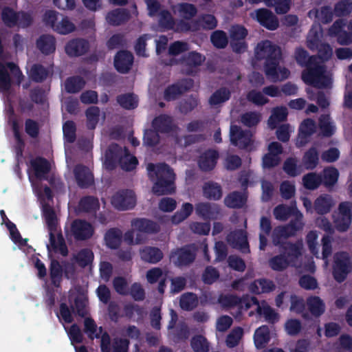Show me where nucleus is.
I'll return each instance as SVG.
<instances>
[{
  "mask_svg": "<svg viewBox=\"0 0 352 352\" xmlns=\"http://www.w3.org/2000/svg\"><path fill=\"white\" fill-rule=\"evenodd\" d=\"M255 56L258 60H265V74L272 82L284 80L289 76V70L279 66L282 60L280 47L272 41L265 40L258 43L255 49Z\"/></svg>",
  "mask_w": 352,
  "mask_h": 352,
  "instance_id": "f257e3e1",
  "label": "nucleus"
},
{
  "mask_svg": "<svg viewBox=\"0 0 352 352\" xmlns=\"http://www.w3.org/2000/svg\"><path fill=\"white\" fill-rule=\"evenodd\" d=\"M148 175L153 186L152 191L157 196L172 195L175 192V174L173 169L166 163L147 166Z\"/></svg>",
  "mask_w": 352,
  "mask_h": 352,
  "instance_id": "f03ea898",
  "label": "nucleus"
},
{
  "mask_svg": "<svg viewBox=\"0 0 352 352\" xmlns=\"http://www.w3.org/2000/svg\"><path fill=\"white\" fill-rule=\"evenodd\" d=\"M325 66L320 64L316 56L309 57V65L302 74L303 81L318 89L327 88L331 85V78L325 75Z\"/></svg>",
  "mask_w": 352,
  "mask_h": 352,
  "instance_id": "7ed1b4c3",
  "label": "nucleus"
},
{
  "mask_svg": "<svg viewBox=\"0 0 352 352\" xmlns=\"http://www.w3.org/2000/svg\"><path fill=\"white\" fill-rule=\"evenodd\" d=\"M8 70L13 78L16 79L18 85L21 84L24 78L19 67L14 62L3 63L0 61V91L3 93H8L12 85V78Z\"/></svg>",
  "mask_w": 352,
  "mask_h": 352,
  "instance_id": "20e7f679",
  "label": "nucleus"
},
{
  "mask_svg": "<svg viewBox=\"0 0 352 352\" xmlns=\"http://www.w3.org/2000/svg\"><path fill=\"white\" fill-rule=\"evenodd\" d=\"M74 306L69 307L65 302H61L59 305V313L56 314L59 320L62 319L65 323L69 324L74 321L73 313L76 309V314L85 318L87 314L86 309V300L84 298L76 296L74 300Z\"/></svg>",
  "mask_w": 352,
  "mask_h": 352,
  "instance_id": "39448f33",
  "label": "nucleus"
},
{
  "mask_svg": "<svg viewBox=\"0 0 352 352\" xmlns=\"http://www.w3.org/2000/svg\"><path fill=\"white\" fill-rule=\"evenodd\" d=\"M197 250L194 244L186 245L173 250L170 254V258L178 267L189 266L196 258Z\"/></svg>",
  "mask_w": 352,
  "mask_h": 352,
  "instance_id": "423d86ee",
  "label": "nucleus"
},
{
  "mask_svg": "<svg viewBox=\"0 0 352 352\" xmlns=\"http://www.w3.org/2000/svg\"><path fill=\"white\" fill-rule=\"evenodd\" d=\"M303 215L302 213H299L296 218H293L290 220L289 223L276 227L273 232V241L275 244L278 243L276 241V239L280 238H289L295 236L298 232L302 230L304 223L302 221Z\"/></svg>",
  "mask_w": 352,
  "mask_h": 352,
  "instance_id": "0eeeda50",
  "label": "nucleus"
},
{
  "mask_svg": "<svg viewBox=\"0 0 352 352\" xmlns=\"http://www.w3.org/2000/svg\"><path fill=\"white\" fill-rule=\"evenodd\" d=\"M253 133L250 130H243L237 125H231L230 139L231 144L241 149H248L253 144Z\"/></svg>",
  "mask_w": 352,
  "mask_h": 352,
  "instance_id": "6e6552de",
  "label": "nucleus"
},
{
  "mask_svg": "<svg viewBox=\"0 0 352 352\" xmlns=\"http://www.w3.org/2000/svg\"><path fill=\"white\" fill-rule=\"evenodd\" d=\"M111 203L118 210H131L136 204L135 195L131 190H120L112 196Z\"/></svg>",
  "mask_w": 352,
  "mask_h": 352,
  "instance_id": "1a4fd4ad",
  "label": "nucleus"
},
{
  "mask_svg": "<svg viewBox=\"0 0 352 352\" xmlns=\"http://www.w3.org/2000/svg\"><path fill=\"white\" fill-rule=\"evenodd\" d=\"M193 83V80L185 78L168 85L164 89V99L167 102L177 100L183 94L192 89Z\"/></svg>",
  "mask_w": 352,
  "mask_h": 352,
  "instance_id": "9d476101",
  "label": "nucleus"
},
{
  "mask_svg": "<svg viewBox=\"0 0 352 352\" xmlns=\"http://www.w3.org/2000/svg\"><path fill=\"white\" fill-rule=\"evenodd\" d=\"M351 272L349 258L345 252L336 254L333 265L332 274L338 283H342Z\"/></svg>",
  "mask_w": 352,
  "mask_h": 352,
  "instance_id": "9b49d317",
  "label": "nucleus"
},
{
  "mask_svg": "<svg viewBox=\"0 0 352 352\" xmlns=\"http://www.w3.org/2000/svg\"><path fill=\"white\" fill-rule=\"evenodd\" d=\"M338 215L334 220L335 228L339 232H346L352 221V203L341 202L338 206Z\"/></svg>",
  "mask_w": 352,
  "mask_h": 352,
  "instance_id": "f8f14e48",
  "label": "nucleus"
},
{
  "mask_svg": "<svg viewBox=\"0 0 352 352\" xmlns=\"http://www.w3.org/2000/svg\"><path fill=\"white\" fill-rule=\"evenodd\" d=\"M128 151V148L122 146L116 143L111 144L105 153V165L107 169L114 170L122 162L124 154Z\"/></svg>",
  "mask_w": 352,
  "mask_h": 352,
  "instance_id": "ddd939ff",
  "label": "nucleus"
},
{
  "mask_svg": "<svg viewBox=\"0 0 352 352\" xmlns=\"http://www.w3.org/2000/svg\"><path fill=\"white\" fill-rule=\"evenodd\" d=\"M71 232L76 241H85L91 238L94 230L92 225L86 220L77 219L71 224Z\"/></svg>",
  "mask_w": 352,
  "mask_h": 352,
  "instance_id": "4468645a",
  "label": "nucleus"
},
{
  "mask_svg": "<svg viewBox=\"0 0 352 352\" xmlns=\"http://www.w3.org/2000/svg\"><path fill=\"white\" fill-rule=\"evenodd\" d=\"M226 240L233 248L239 250L243 254L250 252L248 234L245 230H236L230 232L228 234Z\"/></svg>",
  "mask_w": 352,
  "mask_h": 352,
  "instance_id": "2eb2a0df",
  "label": "nucleus"
},
{
  "mask_svg": "<svg viewBox=\"0 0 352 352\" xmlns=\"http://www.w3.org/2000/svg\"><path fill=\"white\" fill-rule=\"evenodd\" d=\"M195 213L205 221L216 220L221 215V208L215 203L199 202L195 204Z\"/></svg>",
  "mask_w": 352,
  "mask_h": 352,
  "instance_id": "dca6fc26",
  "label": "nucleus"
},
{
  "mask_svg": "<svg viewBox=\"0 0 352 352\" xmlns=\"http://www.w3.org/2000/svg\"><path fill=\"white\" fill-rule=\"evenodd\" d=\"M90 48L88 40L82 38H74L69 40L65 46V51L69 57H79L86 54Z\"/></svg>",
  "mask_w": 352,
  "mask_h": 352,
  "instance_id": "f3484780",
  "label": "nucleus"
},
{
  "mask_svg": "<svg viewBox=\"0 0 352 352\" xmlns=\"http://www.w3.org/2000/svg\"><path fill=\"white\" fill-rule=\"evenodd\" d=\"M74 175L78 186L82 189L94 184V177L91 170L82 164H77L74 168Z\"/></svg>",
  "mask_w": 352,
  "mask_h": 352,
  "instance_id": "a211bd4d",
  "label": "nucleus"
},
{
  "mask_svg": "<svg viewBox=\"0 0 352 352\" xmlns=\"http://www.w3.org/2000/svg\"><path fill=\"white\" fill-rule=\"evenodd\" d=\"M345 25L346 23L344 20L338 19L329 29V36L336 37L338 43L342 45H348L352 43L351 34L344 30Z\"/></svg>",
  "mask_w": 352,
  "mask_h": 352,
  "instance_id": "6ab92c4d",
  "label": "nucleus"
},
{
  "mask_svg": "<svg viewBox=\"0 0 352 352\" xmlns=\"http://www.w3.org/2000/svg\"><path fill=\"white\" fill-rule=\"evenodd\" d=\"M307 47L313 50L316 48L318 50V61L319 59L322 61H327L331 58L333 51L332 48L328 43H320L318 34L316 32L313 36L308 38Z\"/></svg>",
  "mask_w": 352,
  "mask_h": 352,
  "instance_id": "aec40b11",
  "label": "nucleus"
},
{
  "mask_svg": "<svg viewBox=\"0 0 352 352\" xmlns=\"http://www.w3.org/2000/svg\"><path fill=\"white\" fill-rule=\"evenodd\" d=\"M151 126L163 134L173 132L177 129L173 117L164 113L156 116L151 122Z\"/></svg>",
  "mask_w": 352,
  "mask_h": 352,
  "instance_id": "412c9836",
  "label": "nucleus"
},
{
  "mask_svg": "<svg viewBox=\"0 0 352 352\" xmlns=\"http://www.w3.org/2000/svg\"><path fill=\"white\" fill-rule=\"evenodd\" d=\"M256 19L262 26L269 30H275L279 26L276 16L266 8H260L256 10Z\"/></svg>",
  "mask_w": 352,
  "mask_h": 352,
  "instance_id": "4be33fe9",
  "label": "nucleus"
},
{
  "mask_svg": "<svg viewBox=\"0 0 352 352\" xmlns=\"http://www.w3.org/2000/svg\"><path fill=\"white\" fill-rule=\"evenodd\" d=\"M133 63V56L127 50L119 51L114 58V67L121 74L129 72Z\"/></svg>",
  "mask_w": 352,
  "mask_h": 352,
  "instance_id": "5701e85b",
  "label": "nucleus"
},
{
  "mask_svg": "<svg viewBox=\"0 0 352 352\" xmlns=\"http://www.w3.org/2000/svg\"><path fill=\"white\" fill-rule=\"evenodd\" d=\"M219 155V152L214 149L206 151L198 160L199 168L204 172L212 170L217 163Z\"/></svg>",
  "mask_w": 352,
  "mask_h": 352,
  "instance_id": "b1692460",
  "label": "nucleus"
},
{
  "mask_svg": "<svg viewBox=\"0 0 352 352\" xmlns=\"http://www.w3.org/2000/svg\"><path fill=\"white\" fill-rule=\"evenodd\" d=\"M299 213H302L298 210L296 205L288 206L287 204H278L273 210V214L276 219L280 221H286L291 217L296 218Z\"/></svg>",
  "mask_w": 352,
  "mask_h": 352,
  "instance_id": "393cba45",
  "label": "nucleus"
},
{
  "mask_svg": "<svg viewBox=\"0 0 352 352\" xmlns=\"http://www.w3.org/2000/svg\"><path fill=\"white\" fill-rule=\"evenodd\" d=\"M131 226L138 232L146 234H156L160 230V226L156 222L145 218L132 220Z\"/></svg>",
  "mask_w": 352,
  "mask_h": 352,
  "instance_id": "a878e982",
  "label": "nucleus"
},
{
  "mask_svg": "<svg viewBox=\"0 0 352 352\" xmlns=\"http://www.w3.org/2000/svg\"><path fill=\"white\" fill-rule=\"evenodd\" d=\"M316 122L311 118L305 119L301 122L298 135L300 146H303L308 142L309 138L316 132Z\"/></svg>",
  "mask_w": 352,
  "mask_h": 352,
  "instance_id": "bb28decb",
  "label": "nucleus"
},
{
  "mask_svg": "<svg viewBox=\"0 0 352 352\" xmlns=\"http://www.w3.org/2000/svg\"><path fill=\"white\" fill-rule=\"evenodd\" d=\"M140 256L143 261L155 264L163 258V252L157 247L144 246L140 250Z\"/></svg>",
  "mask_w": 352,
  "mask_h": 352,
  "instance_id": "cd10ccee",
  "label": "nucleus"
},
{
  "mask_svg": "<svg viewBox=\"0 0 352 352\" xmlns=\"http://www.w3.org/2000/svg\"><path fill=\"white\" fill-rule=\"evenodd\" d=\"M47 249H52L54 252L59 253L63 256H67L68 248L61 232L57 234L56 238L54 233H50V245H47Z\"/></svg>",
  "mask_w": 352,
  "mask_h": 352,
  "instance_id": "c85d7f7f",
  "label": "nucleus"
},
{
  "mask_svg": "<svg viewBox=\"0 0 352 352\" xmlns=\"http://www.w3.org/2000/svg\"><path fill=\"white\" fill-rule=\"evenodd\" d=\"M205 56H202L200 53L192 51L182 56L180 58V63L188 67L187 74H191L192 69L200 66L205 60Z\"/></svg>",
  "mask_w": 352,
  "mask_h": 352,
  "instance_id": "c756f323",
  "label": "nucleus"
},
{
  "mask_svg": "<svg viewBox=\"0 0 352 352\" xmlns=\"http://www.w3.org/2000/svg\"><path fill=\"white\" fill-rule=\"evenodd\" d=\"M34 175L38 179L45 178V176L51 170V165L49 161L43 157H36L30 162Z\"/></svg>",
  "mask_w": 352,
  "mask_h": 352,
  "instance_id": "7c9ffc66",
  "label": "nucleus"
},
{
  "mask_svg": "<svg viewBox=\"0 0 352 352\" xmlns=\"http://www.w3.org/2000/svg\"><path fill=\"white\" fill-rule=\"evenodd\" d=\"M275 289L274 283L272 280L265 278L256 279L250 285V290L255 294L270 293Z\"/></svg>",
  "mask_w": 352,
  "mask_h": 352,
  "instance_id": "2f4dec72",
  "label": "nucleus"
},
{
  "mask_svg": "<svg viewBox=\"0 0 352 352\" xmlns=\"http://www.w3.org/2000/svg\"><path fill=\"white\" fill-rule=\"evenodd\" d=\"M36 47L45 55L53 54L56 50V39L53 36L43 34L36 40Z\"/></svg>",
  "mask_w": 352,
  "mask_h": 352,
  "instance_id": "473e14b6",
  "label": "nucleus"
},
{
  "mask_svg": "<svg viewBox=\"0 0 352 352\" xmlns=\"http://www.w3.org/2000/svg\"><path fill=\"white\" fill-rule=\"evenodd\" d=\"M174 12H177L179 16L185 20H191L197 14V7L190 3L182 2L173 7Z\"/></svg>",
  "mask_w": 352,
  "mask_h": 352,
  "instance_id": "72a5a7b5",
  "label": "nucleus"
},
{
  "mask_svg": "<svg viewBox=\"0 0 352 352\" xmlns=\"http://www.w3.org/2000/svg\"><path fill=\"white\" fill-rule=\"evenodd\" d=\"M333 203L332 198L327 194L320 195L318 197L314 203V210L318 214H325L329 213Z\"/></svg>",
  "mask_w": 352,
  "mask_h": 352,
  "instance_id": "f704fd0d",
  "label": "nucleus"
},
{
  "mask_svg": "<svg viewBox=\"0 0 352 352\" xmlns=\"http://www.w3.org/2000/svg\"><path fill=\"white\" fill-rule=\"evenodd\" d=\"M129 18L130 14L126 9L117 8L109 12L106 19L110 25L117 26L126 22Z\"/></svg>",
  "mask_w": 352,
  "mask_h": 352,
  "instance_id": "c9c22d12",
  "label": "nucleus"
},
{
  "mask_svg": "<svg viewBox=\"0 0 352 352\" xmlns=\"http://www.w3.org/2000/svg\"><path fill=\"white\" fill-rule=\"evenodd\" d=\"M122 231L117 228H113L109 229L106 232L104 239L106 245L109 248L112 250H116L120 247L122 243Z\"/></svg>",
  "mask_w": 352,
  "mask_h": 352,
  "instance_id": "e433bc0d",
  "label": "nucleus"
},
{
  "mask_svg": "<svg viewBox=\"0 0 352 352\" xmlns=\"http://www.w3.org/2000/svg\"><path fill=\"white\" fill-rule=\"evenodd\" d=\"M203 195L210 200L218 201L223 195L222 188L220 184L214 182H208L203 186Z\"/></svg>",
  "mask_w": 352,
  "mask_h": 352,
  "instance_id": "4c0bfd02",
  "label": "nucleus"
},
{
  "mask_svg": "<svg viewBox=\"0 0 352 352\" xmlns=\"http://www.w3.org/2000/svg\"><path fill=\"white\" fill-rule=\"evenodd\" d=\"M50 71L47 68L39 63L32 65L28 73L30 79L37 83L43 82L48 78Z\"/></svg>",
  "mask_w": 352,
  "mask_h": 352,
  "instance_id": "58836bf2",
  "label": "nucleus"
},
{
  "mask_svg": "<svg viewBox=\"0 0 352 352\" xmlns=\"http://www.w3.org/2000/svg\"><path fill=\"white\" fill-rule=\"evenodd\" d=\"M303 166L307 170H314L319 164V153L315 146L309 148L302 158Z\"/></svg>",
  "mask_w": 352,
  "mask_h": 352,
  "instance_id": "ea45409f",
  "label": "nucleus"
},
{
  "mask_svg": "<svg viewBox=\"0 0 352 352\" xmlns=\"http://www.w3.org/2000/svg\"><path fill=\"white\" fill-rule=\"evenodd\" d=\"M270 340V329L267 325H262L256 329L254 334L255 346L261 349L265 347Z\"/></svg>",
  "mask_w": 352,
  "mask_h": 352,
  "instance_id": "a19ab883",
  "label": "nucleus"
},
{
  "mask_svg": "<svg viewBox=\"0 0 352 352\" xmlns=\"http://www.w3.org/2000/svg\"><path fill=\"white\" fill-rule=\"evenodd\" d=\"M247 201L246 196L239 191L229 193L224 199V204L230 208H241Z\"/></svg>",
  "mask_w": 352,
  "mask_h": 352,
  "instance_id": "79ce46f5",
  "label": "nucleus"
},
{
  "mask_svg": "<svg viewBox=\"0 0 352 352\" xmlns=\"http://www.w3.org/2000/svg\"><path fill=\"white\" fill-rule=\"evenodd\" d=\"M307 305L309 311L315 317H319L324 313L325 305L318 296H313L307 298Z\"/></svg>",
  "mask_w": 352,
  "mask_h": 352,
  "instance_id": "37998d69",
  "label": "nucleus"
},
{
  "mask_svg": "<svg viewBox=\"0 0 352 352\" xmlns=\"http://www.w3.org/2000/svg\"><path fill=\"white\" fill-rule=\"evenodd\" d=\"M85 85V80L80 76L67 78L65 82V89L67 93L76 94L80 91Z\"/></svg>",
  "mask_w": 352,
  "mask_h": 352,
  "instance_id": "c03bdc74",
  "label": "nucleus"
},
{
  "mask_svg": "<svg viewBox=\"0 0 352 352\" xmlns=\"http://www.w3.org/2000/svg\"><path fill=\"white\" fill-rule=\"evenodd\" d=\"M231 98V91L225 87L217 89L210 97L208 102L211 106H216L229 100Z\"/></svg>",
  "mask_w": 352,
  "mask_h": 352,
  "instance_id": "a18cd8bd",
  "label": "nucleus"
},
{
  "mask_svg": "<svg viewBox=\"0 0 352 352\" xmlns=\"http://www.w3.org/2000/svg\"><path fill=\"white\" fill-rule=\"evenodd\" d=\"M63 272V267L59 261L56 259L52 260L50 265V276L52 284L56 287L60 285Z\"/></svg>",
  "mask_w": 352,
  "mask_h": 352,
  "instance_id": "49530a36",
  "label": "nucleus"
},
{
  "mask_svg": "<svg viewBox=\"0 0 352 352\" xmlns=\"http://www.w3.org/2000/svg\"><path fill=\"white\" fill-rule=\"evenodd\" d=\"M322 184L330 188L333 186L338 182L339 177V172L337 168L333 166L324 168L322 170Z\"/></svg>",
  "mask_w": 352,
  "mask_h": 352,
  "instance_id": "de8ad7c7",
  "label": "nucleus"
},
{
  "mask_svg": "<svg viewBox=\"0 0 352 352\" xmlns=\"http://www.w3.org/2000/svg\"><path fill=\"white\" fill-rule=\"evenodd\" d=\"M78 207L82 212H95L99 208V201L98 198L94 196H85L80 199Z\"/></svg>",
  "mask_w": 352,
  "mask_h": 352,
  "instance_id": "09e8293b",
  "label": "nucleus"
},
{
  "mask_svg": "<svg viewBox=\"0 0 352 352\" xmlns=\"http://www.w3.org/2000/svg\"><path fill=\"white\" fill-rule=\"evenodd\" d=\"M1 19L4 24L9 28H13L18 24L19 14L12 8L6 6L1 10Z\"/></svg>",
  "mask_w": 352,
  "mask_h": 352,
  "instance_id": "8fccbe9b",
  "label": "nucleus"
},
{
  "mask_svg": "<svg viewBox=\"0 0 352 352\" xmlns=\"http://www.w3.org/2000/svg\"><path fill=\"white\" fill-rule=\"evenodd\" d=\"M116 100L120 107L127 110L134 109L138 105V100L133 94L129 93L118 95Z\"/></svg>",
  "mask_w": 352,
  "mask_h": 352,
  "instance_id": "3c124183",
  "label": "nucleus"
},
{
  "mask_svg": "<svg viewBox=\"0 0 352 352\" xmlns=\"http://www.w3.org/2000/svg\"><path fill=\"white\" fill-rule=\"evenodd\" d=\"M100 112V108L97 106H91L86 109V125L88 129L93 130L96 129L99 121Z\"/></svg>",
  "mask_w": 352,
  "mask_h": 352,
  "instance_id": "603ef678",
  "label": "nucleus"
},
{
  "mask_svg": "<svg viewBox=\"0 0 352 352\" xmlns=\"http://www.w3.org/2000/svg\"><path fill=\"white\" fill-rule=\"evenodd\" d=\"M158 24L163 31L172 30L175 26V21L168 10H162L159 13Z\"/></svg>",
  "mask_w": 352,
  "mask_h": 352,
  "instance_id": "864d4df0",
  "label": "nucleus"
},
{
  "mask_svg": "<svg viewBox=\"0 0 352 352\" xmlns=\"http://www.w3.org/2000/svg\"><path fill=\"white\" fill-rule=\"evenodd\" d=\"M74 258L78 266L85 268L92 263L94 255L91 250L83 248L77 253Z\"/></svg>",
  "mask_w": 352,
  "mask_h": 352,
  "instance_id": "5fc2aeb1",
  "label": "nucleus"
},
{
  "mask_svg": "<svg viewBox=\"0 0 352 352\" xmlns=\"http://www.w3.org/2000/svg\"><path fill=\"white\" fill-rule=\"evenodd\" d=\"M303 185L308 190H316L322 184V175L316 173H309L302 177Z\"/></svg>",
  "mask_w": 352,
  "mask_h": 352,
  "instance_id": "6e6d98bb",
  "label": "nucleus"
},
{
  "mask_svg": "<svg viewBox=\"0 0 352 352\" xmlns=\"http://www.w3.org/2000/svg\"><path fill=\"white\" fill-rule=\"evenodd\" d=\"M30 100L36 104L43 105L47 101V93L41 86H36L29 91Z\"/></svg>",
  "mask_w": 352,
  "mask_h": 352,
  "instance_id": "4d7b16f0",
  "label": "nucleus"
},
{
  "mask_svg": "<svg viewBox=\"0 0 352 352\" xmlns=\"http://www.w3.org/2000/svg\"><path fill=\"white\" fill-rule=\"evenodd\" d=\"M199 104L197 96L190 95L182 99L179 103V111L183 114H187L193 111Z\"/></svg>",
  "mask_w": 352,
  "mask_h": 352,
  "instance_id": "13d9d810",
  "label": "nucleus"
},
{
  "mask_svg": "<svg viewBox=\"0 0 352 352\" xmlns=\"http://www.w3.org/2000/svg\"><path fill=\"white\" fill-rule=\"evenodd\" d=\"M98 327L94 319L91 318H85L84 320V332L87 334L88 338L91 340L99 338L102 332V327H99V333H97Z\"/></svg>",
  "mask_w": 352,
  "mask_h": 352,
  "instance_id": "bf43d9fd",
  "label": "nucleus"
},
{
  "mask_svg": "<svg viewBox=\"0 0 352 352\" xmlns=\"http://www.w3.org/2000/svg\"><path fill=\"white\" fill-rule=\"evenodd\" d=\"M289 264V261L282 253L272 257L269 260L270 267L274 271L281 272L285 270Z\"/></svg>",
  "mask_w": 352,
  "mask_h": 352,
  "instance_id": "052dcab7",
  "label": "nucleus"
},
{
  "mask_svg": "<svg viewBox=\"0 0 352 352\" xmlns=\"http://www.w3.org/2000/svg\"><path fill=\"white\" fill-rule=\"evenodd\" d=\"M179 303L182 309L186 311H192L197 306V296L193 293L184 294L180 298Z\"/></svg>",
  "mask_w": 352,
  "mask_h": 352,
  "instance_id": "680f3d73",
  "label": "nucleus"
},
{
  "mask_svg": "<svg viewBox=\"0 0 352 352\" xmlns=\"http://www.w3.org/2000/svg\"><path fill=\"white\" fill-rule=\"evenodd\" d=\"M193 211V206L190 203H184L182 208L172 217L173 223H179L187 219Z\"/></svg>",
  "mask_w": 352,
  "mask_h": 352,
  "instance_id": "e2e57ef3",
  "label": "nucleus"
},
{
  "mask_svg": "<svg viewBox=\"0 0 352 352\" xmlns=\"http://www.w3.org/2000/svg\"><path fill=\"white\" fill-rule=\"evenodd\" d=\"M159 132L152 129H145L144 131L143 143L148 147H154L157 146L160 140Z\"/></svg>",
  "mask_w": 352,
  "mask_h": 352,
  "instance_id": "0e129e2a",
  "label": "nucleus"
},
{
  "mask_svg": "<svg viewBox=\"0 0 352 352\" xmlns=\"http://www.w3.org/2000/svg\"><path fill=\"white\" fill-rule=\"evenodd\" d=\"M212 45L218 49H224L228 43L226 33L223 30H215L210 36Z\"/></svg>",
  "mask_w": 352,
  "mask_h": 352,
  "instance_id": "69168bd1",
  "label": "nucleus"
},
{
  "mask_svg": "<svg viewBox=\"0 0 352 352\" xmlns=\"http://www.w3.org/2000/svg\"><path fill=\"white\" fill-rule=\"evenodd\" d=\"M190 345L195 352L209 351V343L207 339L201 335L194 336L191 340Z\"/></svg>",
  "mask_w": 352,
  "mask_h": 352,
  "instance_id": "338daca9",
  "label": "nucleus"
},
{
  "mask_svg": "<svg viewBox=\"0 0 352 352\" xmlns=\"http://www.w3.org/2000/svg\"><path fill=\"white\" fill-rule=\"evenodd\" d=\"M334 12L338 16H346L352 12V0H341L334 7Z\"/></svg>",
  "mask_w": 352,
  "mask_h": 352,
  "instance_id": "774afa93",
  "label": "nucleus"
}]
</instances>
